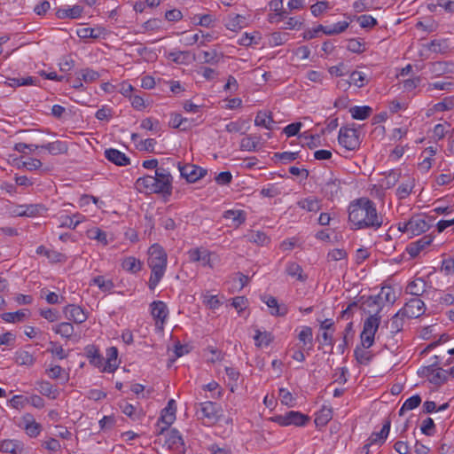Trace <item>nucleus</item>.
Returning <instances> with one entry per match:
<instances>
[{
    "label": "nucleus",
    "instance_id": "1",
    "mask_svg": "<svg viewBox=\"0 0 454 454\" xmlns=\"http://www.w3.org/2000/svg\"><path fill=\"white\" fill-rule=\"evenodd\" d=\"M348 221L352 229L378 230L383 224V217L378 214L375 203L368 198L362 197L353 200L348 206Z\"/></svg>",
    "mask_w": 454,
    "mask_h": 454
},
{
    "label": "nucleus",
    "instance_id": "2",
    "mask_svg": "<svg viewBox=\"0 0 454 454\" xmlns=\"http://www.w3.org/2000/svg\"><path fill=\"white\" fill-rule=\"evenodd\" d=\"M168 255L165 250L159 244L152 245L148 249V266L152 270L148 286L154 290L165 274L167 268Z\"/></svg>",
    "mask_w": 454,
    "mask_h": 454
},
{
    "label": "nucleus",
    "instance_id": "3",
    "mask_svg": "<svg viewBox=\"0 0 454 454\" xmlns=\"http://www.w3.org/2000/svg\"><path fill=\"white\" fill-rule=\"evenodd\" d=\"M157 435L164 436L165 445H167L168 449L177 452L184 451V441L177 429L163 427L160 428Z\"/></svg>",
    "mask_w": 454,
    "mask_h": 454
},
{
    "label": "nucleus",
    "instance_id": "4",
    "mask_svg": "<svg viewBox=\"0 0 454 454\" xmlns=\"http://www.w3.org/2000/svg\"><path fill=\"white\" fill-rule=\"evenodd\" d=\"M339 144L348 151H354L360 145L358 132L354 128L342 127L340 129Z\"/></svg>",
    "mask_w": 454,
    "mask_h": 454
},
{
    "label": "nucleus",
    "instance_id": "5",
    "mask_svg": "<svg viewBox=\"0 0 454 454\" xmlns=\"http://www.w3.org/2000/svg\"><path fill=\"white\" fill-rule=\"evenodd\" d=\"M273 421L282 427L290 425L302 427L309 421V417L301 412L291 411L285 414L275 416Z\"/></svg>",
    "mask_w": 454,
    "mask_h": 454
},
{
    "label": "nucleus",
    "instance_id": "6",
    "mask_svg": "<svg viewBox=\"0 0 454 454\" xmlns=\"http://www.w3.org/2000/svg\"><path fill=\"white\" fill-rule=\"evenodd\" d=\"M200 409L197 411V414L200 419H207V423H215L220 417L221 408L216 403L210 401L201 403Z\"/></svg>",
    "mask_w": 454,
    "mask_h": 454
},
{
    "label": "nucleus",
    "instance_id": "7",
    "mask_svg": "<svg viewBox=\"0 0 454 454\" xmlns=\"http://www.w3.org/2000/svg\"><path fill=\"white\" fill-rule=\"evenodd\" d=\"M425 303L419 297L411 299L400 309V314H404L408 318H417L425 313Z\"/></svg>",
    "mask_w": 454,
    "mask_h": 454
},
{
    "label": "nucleus",
    "instance_id": "8",
    "mask_svg": "<svg viewBox=\"0 0 454 454\" xmlns=\"http://www.w3.org/2000/svg\"><path fill=\"white\" fill-rule=\"evenodd\" d=\"M178 168L182 177L185 178L189 183H194L202 178L207 174L206 169L192 164H186L182 166L179 163Z\"/></svg>",
    "mask_w": 454,
    "mask_h": 454
},
{
    "label": "nucleus",
    "instance_id": "9",
    "mask_svg": "<svg viewBox=\"0 0 454 454\" xmlns=\"http://www.w3.org/2000/svg\"><path fill=\"white\" fill-rule=\"evenodd\" d=\"M63 313L68 320L74 321L75 324H82L88 318L86 312L78 305L68 304L63 309Z\"/></svg>",
    "mask_w": 454,
    "mask_h": 454
},
{
    "label": "nucleus",
    "instance_id": "10",
    "mask_svg": "<svg viewBox=\"0 0 454 454\" xmlns=\"http://www.w3.org/2000/svg\"><path fill=\"white\" fill-rule=\"evenodd\" d=\"M391 421L387 418L384 422L382 428L378 433H372L368 439V443L364 445V449L370 448L373 444L381 445L387 439L390 430Z\"/></svg>",
    "mask_w": 454,
    "mask_h": 454
},
{
    "label": "nucleus",
    "instance_id": "11",
    "mask_svg": "<svg viewBox=\"0 0 454 454\" xmlns=\"http://www.w3.org/2000/svg\"><path fill=\"white\" fill-rule=\"evenodd\" d=\"M105 157L112 163L124 167L130 164L129 158L121 151L114 149V148H109L105 151Z\"/></svg>",
    "mask_w": 454,
    "mask_h": 454
},
{
    "label": "nucleus",
    "instance_id": "12",
    "mask_svg": "<svg viewBox=\"0 0 454 454\" xmlns=\"http://www.w3.org/2000/svg\"><path fill=\"white\" fill-rule=\"evenodd\" d=\"M433 241V237L431 235H425L415 242H411L406 247L407 253L411 255V257L414 258L427 246H429Z\"/></svg>",
    "mask_w": 454,
    "mask_h": 454
},
{
    "label": "nucleus",
    "instance_id": "13",
    "mask_svg": "<svg viewBox=\"0 0 454 454\" xmlns=\"http://www.w3.org/2000/svg\"><path fill=\"white\" fill-rule=\"evenodd\" d=\"M408 225L410 228V235L411 236L420 235L421 233L427 231L430 226L427 223V221L419 215L412 216L408 221Z\"/></svg>",
    "mask_w": 454,
    "mask_h": 454
},
{
    "label": "nucleus",
    "instance_id": "14",
    "mask_svg": "<svg viewBox=\"0 0 454 454\" xmlns=\"http://www.w3.org/2000/svg\"><path fill=\"white\" fill-rule=\"evenodd\" d=\"M363 306L364 311L370 316H380V312L383 308V304L380 302V297L376 295L367 297V299L364 301Z\"/></svg>",
    "mask_w": 454,
    "mask_h": 454
},
{
    "label": "nucleus",
    "instance_id": "15",
    "mask_svg": "<svg viewBox=\"0 0 454 454\" xmlns=\"http://www.w3.org/2000/svg\"><path fill=\"white\" fill-rule=\"evenodd\" d=\"M176 402L175 400L170 399L168 402V405L161 411L158 422H162L165 424V427H170L176 419Z\"/></svg>",
    "mask_w": 454,
    "mask_h": 454
},
{
    "label": "nucleus",
    "instance_id": "16",
    "mask_svg": "<svg viewBox=\"0 0 454 454\" xmlns=\"http://www.w3.org/2000/svg\"><path fill=\"white\" fill-rule=\"evenodd\" d=\"M135 185H136V189L139 192L156 193V188L154 186L153 176H145L143 177L137 178Z\"/></svg>",
    "mask_w": 454,
    "mask_h": 454
},
{
    "label": "nucleus",
    "instance_id": "17",
    "mask_svg": "<svg viewBox=\"0 0 454 454\" xmlns=\"http://www.w3.org/2000/svg\"><path fill=\"white\" fill-rule=\"evenodd\" d=\"M261 299L270 309H271L270 314L272 316L283 317L287 313V308L285 305H279L275 297L263 295Z\"/></svg>",
    "mask_w": 454,
    "mask_h": 454
},
{
    "label": "nucleus",
    "instance_id": "18",
    "mask_svg": "<svg viewBox=\"0 0 454 454\" xmlns=\"http://www.w3.org/2000/svg\"><path fill=\"white\" fill-rule=\"evenodd\" d=\"M39 148L47 150L51 155H59L67 153L68 145L65 141L56 140L46 145H39Z\"/></svg>",
    "mask_w": 454,
    "mask_h": 454
},
{
    "label": "nucleus",
    "instance_id": "19",
    "mask_svg": "<svg viewBox=\"0 0 454 454\" xmlns=\"http://www.w3.org/2000/svg\"><path fill=\"white\" fill-rule=\"evenodd\" d=\"M85 353L90 364L98 368L104 367V357L99 354V350L96 346L88 345L85 348Z\"/></svg>",
    "mask_w": 454,
    "mask_h": 454
},
{
    "label": "nucleus",
    "instance_id": "20",
    "mask_svg": "<svg viewBox=\"0 0 454 454\" xmlns=\"http://www.w3.org/2000/svg\"><path fill=\"white\" fill-rule=\"evenodd\" d=\"M23 421L25 424V431L27 434L30 437H36L41 432V425L34 419L31 414H26L23 417Z\"/></svg>",
    "mask_w": 454,
    "mask_h": 454
},
{
    "label": "nucleus",
    "instance_id": "21",
    "mask_svg": "<svg viewBox=\"0 0 454 454\" xmlns=\"http://www.w3.org/2000/svg\"><path fill=\"white\" fill-rule=\"evenodd\" d=\"M106 356H107V358H106V363H104L103 371L108 372H113L118 367V364H117L118 349H117V348L111 347V348H107Z\"/></svg>",
    "mask_w": 454,
    "mask_h": 454
},
{
    "label": "nucleus",
    "instance_id": "22",
    "mask_svg": "<svg viewBox=\"0 0 454 454\" xmlns=\"http://www.w3.org/2000/svg\"><path fill=\"white\" fill-rule=\"evenodd\" d=\"M0 450L11 454H21L23 451V444L17 440H4L0 443Z\"/></svg>",
    "mask_w": 454,
    "mask_h": 454
},
{
    "label": "nucleus",
    "instance_id": "23",
    "mask_svg": "<svg viewBox=\"0 0 454 454\" xmlns=\"http://www.w3.org/2000/svg\"><path fill=\"white\" fill-rule=\"evenodd\" d=\"M152 316L153 318L160 320L161 323L165 322L168 317L167 305L161 301H155L151 303Z\"/></svg>",
    "mask_w": 454,
    "mask_h": 454
},
{
    "label": "nucleus",
    "instance_id": "24",
    "mask_svg": "<svg viewBox=\"0 0 454 454\" xmlns=\"http://www.w3.org/2000/svg\"><path fill=\"white\" fill-rule=\"evenodd\" d=\"M364 348L362 345L356 346L354 350V356L356 362L362 365H368L373 359L374 354Z\"/></svg>",
    "mask_w": 454,
    "mask_h": 454
},
{
    "label": "nucleus",
    "instance_id": "25",
    "mask_svg": "<svg viewBox=\"0 0 454 454\" xmlns=\"http://www.w3.org/2000/svg\"><path fill=\"white\" fill-rule=\"evenodd\" d=\"M82 12H83L82 6L74 5L72 7H67V8H59L56 12V16L59 19H66V18L77 19V18L81 17Z\"/></svg>",
    "mask_w": 454,
    "mask_h": 454
},
{
    "label": "nucleus",
    "instance_id": "26",
    "mask_svg": "<svg viewBox=\"0 0 454 454\" xmlns=\"http://www.w3.org/2000/svg\"><path fill=\"white\" fill-rule=\"evenodd\" d=\"M427 289V283L423 278H416L411 283H409L406 290L409 294L414 295L415 297H419L422 295Z\"/></svg>",
    "mask_w": 454,
    "mask_h": 454
},
{
    "label": "nucleus",
    "instance_id": "27",
    "mask_svg": "<svg viewBox=\"0 0 454 454\" xmlns=\"http://www.w3.org/2000/svg\"><path fill=\"white\" fill-rule=\"evenodd\" d=\"M188 255L191 262H200L204 266L207 265L210 262L209 253L205 249H191L188 252Z\"/></svg>",
    "mask_w": 454,
    "mask_h": 454
},
{
    "label": "nucleus",
    "instance_id": "28",
    "mask_svg": "<svg viewBox=\"0 0 454 454\" xmlns=\"http://www.w3.org/2000/svg\"><path fill=\"white\" fill-rule=\"evenodd\" d=\"M286 272L288 276L295 278L301 282H305L308 278L307 275L303 273L302 268L294 262L287 263Z\"/></svg>",
    "mask_w": 454,
    "mask_h": 454
},
{
    "label": "nucleus",
    "instance_id": "29",
    "mask_svg": "<svg viewBox=\"0 0 454 454\" xmlns=\"http://www.w3.org/2000/svg\"><path fill=\"white\" fill-rule=\"evenodd\" d=\"M246 26V18L242 15H229L225 23L227 29L238 31Z\"/></svg>",
    "mask_w": 454,
    "mask_h": 454
},
{
    "label": "nucleus",
    "instance_id": "30",
    "mask_svg": "<svg viewBox=\"0 0 454 454\" xmlns=\"http://www.w3.org/2000/svg\"><path fill=\"white\" fill-rule=\"evenodd\" d=\"M223 218L231 220L233 226H239L246 221V213L243 210H227L223 213Z\"/></svg>",
    "mask_w": 454,
    "mask_h": 454
},
{
    "label": "nucleus",
    "instance_id": "31",
    "mask_svg": "<svg viewBox=\"0 0 454 454\" xmlns=\"http://www.w3.org/2000/svg\"><path fill=\"white\" fill-rule=\"evenodd\" d=\"M297 205L308 212H317L321 209L320 200L315 197H309L298 201Z\"/></svg>",
    "mask_w": 454,
    "mask_h": 454
},
{
    "label": "nucleus",
    "instance_id": "32",
    "mask_svg": "<svg viewBox=\"0 0 454 454\" xmlns=\"http://www.w3.org/2000/svg\"><path fill=\"white\" fill-rule=\"evenodd\" d=\"M260 143L259 136H247L243 137L240 141V150L247 151V152H254L256 151L258 145Z\"/></svg>",
    "mask_w": 454,
    "mask_h": 454
},
{
    "label": "nucleus",
    "instance_id": "33",
    "mask_svg": "<svg viewBox=\"0 0 454 454\" xmlns=\"http://www.w3.org/2000/svg\"><path fill=\"white\" fill-rule=\"evenodd\" d=\"M271 123H274L271 113L259 111L256 114L254 124L256 126L264 127L267 129H272Z\"/></svg>",
    "mask_w": 454,
    "mask_h": 454
},
{
    "label": "nucleus",
    "instance_id": "34",
    "mask_svg": "<svg viewBox=\"0 0 454 454\" xmlns=\"http://www.w3.org/2000/svg\"><path fill=\"white\" fill-rule=\"evenodd\" d=\"M333 418V410L324 406L317 413L315 419V424L317 427L325 426Z\"/></svg>",
    "mask_w": 454,
    "mask_h": 454
},
{
    "label": "nucleus",
    "instance_id": "35",
    "mask_svg": "<svg viewBox=\"0 0 454 454\" xmlns=\"http://www.w3.org/2000/svg\"><path fill=\"white\" fill-rule=\"evenodd\" d=\"M52 330L59 334L61 337L66 339H70L74 332V328L73 325L69 322H62L55 326H53Z\"/></svg>",
    "mask_w": 454,
    "mask_h": 454
},
{
    "label": "nucleus",
    "instance_id": "36",
    "mask_svg": "<svg viewBox=\"0 0 454 454\" xmlns=\"http://www.w3.org/2000/svg\"><path fill=\"white\" fill-rule=\"evenodd\" d=\"M47 211L43 204H28L24 205L23 216L34 217L41 215Z\"/></svg>",
    "mask_w": 454,
    "mask_h": 454
},
{
    "label": "nucleus",
    "instance_id": "37",
    "mask_svg": "<svg viewBox=\"0 0 454 454\" xmlns=\"http://www.w3.org/2000/svg\"><path fill=\"white\" fill-rule=\"evenodd\" d=\"M351 116L356 120H365L367 119L371 114L372 113V107L368 106H353L349 110Z\"/></svg>",
    "mask_w": 454,
    "mask_h": 454
},
{
    "label": "nucleus",
    "instance_id": "38",
    "mask_svg": "<svg viewBox=\"0 0 454 454\" xmlns=\"http://www.w3.org/2000/svg\"><path fill=\"white\" fill-rule=\"evenodd\" d=\"M38 390L42 395L51 399H56L59 395L58 389L55 388L54 386L48 381L39 382Z\"/></svg>",
    "mask_w": 454,
    "mask_h": 454
},
{
    "label": "nucleus",
    "instance_id": "39",
    "mask_svg": "<svg viewBox=\"0 0 454 454\" xmlns=\"http://www.w3.org/2000/svg\"><path fill=\"white\" fill-rule=\"evenodd\" d=\"M27 309H20L15 312H5L1 315L3 320L7 323L21 322L26 317Z\"/></svg>",
    "mask_w": 454,
    "mask_h": 454
},
{
    "label": "nucleus",
    "instance_id": "40",
    "mask_svg": "<svg viewBox=\"0 0 454 454\" xmlns=\"http://www.w3.org/2000/svg\"><path fill=\"white\" fill-rule=\"evenodd\" d=\"M121 265L125 270L131 273H136L141 270V262L132 256L125 258Z\"/></svg>",
    "mask_w": 454,
    "mask_h": 454
},
{
    "label": "nucleus",
    "instance_id": "41",
    "mask_svg": "<svg viewBox=\"0 0 454 454\" xmlns=\"http://www.w3.org/2000/svg\"><path fill=\"white\" fill-rule=\"evenodd\" d=\"M420 403H421V398L419 395H412L411 397L408 398L403 403L401 409L399 410V415L403 416L404 411H411V410L417 408L420 404Z\"/></svg>",
    "mask_w": 454,
    "mask_h": 454
},
{
    "label": "nucleus",
    "instance_id": "42",
    "mask_svg": "<svg viewBox=\"0 0 454 454\" xmlns=\"http://www.w3.org/2000/svg\"><path fill=\"white\" fill-rule=\"evenodd\" d=\"M449 372L442 368H436L432 377H430V383L441 386L448 380Z\"/></svg>",
    "mask_w": 454,
    "mask_h": 454
},
{
    "label": "nucleus",
    "instance_id": "43",
    "mask_svg": "<svg viewBox=\"0 0 454 454\" xmlns=\"http://www.w3.org/2000/svg\"><path fill=\"white\" fill-rule=\"evenodd\" d=\"M300 341L303 343V348L309 344L308 349H310L313 343L312 329L309 326H304L298 335Z\"/></svg>",
    "mask_w": 454,
    "mask_h": 454
},
{
    "label": "nucleus",
    "instance_id": "44",
    "mask_svg": "<svg viewBox=\"0 0 454 454\" xmlns=\"http://www.w3.org/2000/svg\"><path fill=\"white\" fill-rule=\"evenodd\" d=\"M91 282L98 286L102 292H109L114 287V282L111 279H106L104 276H97L92 278Z\"/></svg>",
    "mask_w": 454,
    "mask_h": 454
},
{
    "label": "nucleus",
    "instance_id": "45",
    "mask_svg": "<svg viewBox=\"0 0 454 454\" xmlns=\"http://www.w3.org/2000/svg\"><path fill=\"white\" fill-rule=\"evenodd\" d=\"M413 187L414 182L411 179H409L406 183L401 184L396 189V195L398 199L403 200L407 198L411 194Z\"/></svg>",
    "mask_w": 454,
    "mask_h": 454
},
{
    "label": "nucleus",
    "instance_id": "46",
    "mask_svg": "<svg viewBox=\"0 0 454 454\" xmlns=\"http://www.w3.org/2000/svg\"><path fill=\"white\" fill-rule=\"evenodd\" d=\"M380 319H381L380 316H377V315L369 316V317H367L365 319V321L364 322L363 329L366 330V331H370V332L372 331V332L377 333L380 324Z\"/></svg>",
    "mask_w": 454,
    "mask_h": 454
},
{
    "label": "nucleus",
    "instance_id": "47",
    "mask_svg": "<svg viewBox=\"0 0 454 454\" xmlns=\"http://www.w3.org/2000/svg\"><path fill=\"white\" fill-rule=\"evenodd\" d=\"M77 35L82 39L98 38L101 35L100 28L82 27L77 30Z\"/></svg>",
    "mask_w": 454,
    "mask_h": 454
},
{
    "label": "nucleus",
    "instance_id": "48",
    "mask_svg": "<svg viewBox=\"0 0 454 454\" xmlns=\"http://www.w3.org/2000/svg\"><path fill=\"white\" fill-rule=\"evenodd\" d=\"M400 176V172L391 170L387 176L381 180V186L385 189L392 188L398 182Z\"/></svg>",
    "mask_w": 454,
    "mask_h": 454
},
{
    "label": "nucleus",
    "instance_id": "49",
    "mask_svg": "<svg viewBox=\"0 0 454 454\" xmlns=\"http://www.w3.org/2000/svg\"><path fill=\"white\" fill-rule=\"evenodd\" d=\"M404 314H400V310L395 313L390 319V329L392 333L400 332L403 325Z\"/></svg>",
    "mask_w": 454,
    "mask_h": 454
},
{
    "label": "nucleus",
    "instance_id": "50",
    "mask_svg": "<svg viewBox=\"0 0 454 454\" xmlns=\"http://www.w3.org/2000/svg\"><path fill=\"white\" fill-rule=\"evenodd\" d=\"M16 362L21 365H32L35 358L28 351L20 350L16 353Z\"/></svg>",
    "mask_w": 454,
    "mask_h": 454
},
{
    "label": "nucleus",
    "instance_id": "51",
    "mask_svg": "<svg viewBox=\"0 0 454 454\" xmlns=\"http://www.w3.org/2000/svg\"><path fill=\"white\" fill-rule=\"evenodd\" d=\"M154 186L156 188V193H160L163 195L171 194L172 184L170 183H167L154 177Z\"/></svg>",
    "mask_w": 454,
    "mask_h": 454
},
{
    "label": "nucleus",
    "instance_id": "52",
    "mask_svg": "<svg viewBox=\"0 0 454 454\" xmlns=\"http://www.w3.org/2000/svg\"><path fill=\"white\" fill-rule=\"evenodd\" d=\"M375 332L364 330L360 334L361 345L364 348H371L374 343Z\"/></svg>",
    "mask_w": 454,
    "mask_h": 454
},
{
    "label": "nucleus",
    "instance_id": "53",
    "mask_svg": "<svg viewBox=\"0 0 454 454\" xmlns=\"http://www.w3.org/2000/svg\"><path fill=\"white\" fill-rule=\"evenodd\" d=\"M187 122L188 120L179 114H174L170 120V124L173 128L180 129L182 130H185L189 128V126L186 125Z\"/></svg>",
    "mask_w": 454,
    "mask_h": 454
},
{
    "label": "nucleus",
    "instance_id": "54",
    "mask_svg": "<svg viewBox=\"0 0 454 454\" xmlns=\"http://www.w3.org/2000/svg\"><path fill=\"white\" fill-rule=\"evenodd\" d=\"M254 339L257 347H261L262 345L268 346L272 340L270 333L267 332L262 333L259 330L256 331V334L254 335Z\"/></svg>",
    "mask_w": 454,
    "mask_h": 454
},
{
    "label": "nucleus",
    "instance_id": "55",
    "mask_svg": "<svg viewBox=\"0 0 454 454\" xmlns=\"http://www.w3.org/2000/svg\"><path fill=\"white\" fill-rule=\"evenodd\" d=\"M348 22L347 21H340L333 26H327V31H325V34L327 35H338L344 32L348 27Z\"/></svg>",
    "mask_w": 454,
    "mask_h": 454
},
{
    "label": "nucleus",
    "instance_id": "56",
    "mask_svg": "<svg viewBox=\"0 0 454 454\" xmlns=\"http://www.w3.org/2000/svg\"><path fill=\"white\" fill-rule=\"evenodd\" d=\"M36 254H43L52 262H60L63 256L60 253L48 250L43 246H40L37 247Z\"/></svg>",
    "mask_w": 454,
    "mask_h": 454
},
{
    "label": "nucleus",
    "instance_id": "57",
    "mask_svg": "<svg viewBox=\"0 0 454 454\" xmlns=\"http://www.w3.org/2000/svg\"><path fill=\"white\" fill-rule=\"evenodd\" d=\"M376 296L380 297V302L383 301L393 304L395 301V294L391 287H382L380 293Z\"/></svg>",
    "mask_w": 454,
    "mask_h": 454
},
{
    "label": "nucleus",
    "instance_id": "58",
    "mask_svg": "<svg viewBox=\"0 0 454 454\" xmlns=\"http://www.w3.org/2000/svg\"><path fill=\"white\" fill-rule=\"evenodd\" d=\"M299 157V153L295 152H283L276 153L274 158L281 160L283 163H289L295 160Z\"/></svg>",
    "mask_w": 454,
    "mask_h": 454
},
{
    "label": "nucleus",
    "instance_id": "59",
    "mask_svg": "<svg viewBox=\"0 0 454 454\" xmlns=\"http://www.w3.org/2000/svg\"><path fill=\"white\" fill-rule=\"evenodd\" d=\"M80 75L85 82H92L99 78V74L90 68H84L80 71Z\"/></svg>",
    "mask_w": 454,
    "mask_h": 454
},
{
    "label": "nucleus",
    "instance_id": "60",
    "mask_svg": "<svg viewBox=\"0 0 454 454\" xmlns=\"http://www.w3.org/2000/svg\"><path fill=\"white\" fill-rule=\"evenodd\" d=\"M5 209L6 213L11 216H23L24 205H15L11 201H7Z\"/></svg>",
    "mask_w": 454,
    "mask_h": 454
},
{
    "label": "nucleus",
    "instance_id": "61",
    "mask_svg": "<svg viewBox=\"0 0 454 454\" xmlns=\"http://www.w3.org/2000/svg\"><path fill=\"white\" fill-rule=\"evenodd\" d=\"M454 107V98H445L442 101L434 105V108L436 112H443L450 110Z\"/></svg>",
    "mask_w": 454,
    "mask_h": 454
},
{
    "label": "nucleus",
    "instance_id": "62",
    "mask_svg": "<svg viewBox=\"0 0 454 454\" xmlns=\"http://www.w3.org/2000/svg\"><path fill=\"white\" fill-rule=\"evenodd\" d=\"M50 346L51 348H48V352H51L53 356H58L59 359H65L67 357V353L58 342L51 341Z\"/></svg>",
    "mask_w": 454,
    "mask_h": 454
},
{
    "label": "nucleus",
    "instance_id": "63",
    "mask_svg": "<svg viewBox=\"0 0 454 454\" xmlns=\"http://www.w3.org/2000/svg\"><path fill=\"white\" fill-rule=\"evenodd\" d=\"M203 302L210 309H215L221 304L216 295H211L208 293L203 295Z\"/></svg>",
    "mask_w": 454,
    "mask_h": 454
},
{
    "label": "nucleus",
    "instance_id": "64",
    "mask_svg": "<svg viewBox=\"0 0 454 454\" xmlns=\"http://www.w3.org/2000/svg\"><path fill=\"white\" fill-rule=\"evenodd\" d=\"M249 240L257 245L263 246L264 244H266L268 242L269 239L265 235V233L262 231H253L249 235Z\"/></svg>",
    "mask_w": 454,
    "mask_h": 454
}]
</instances>
